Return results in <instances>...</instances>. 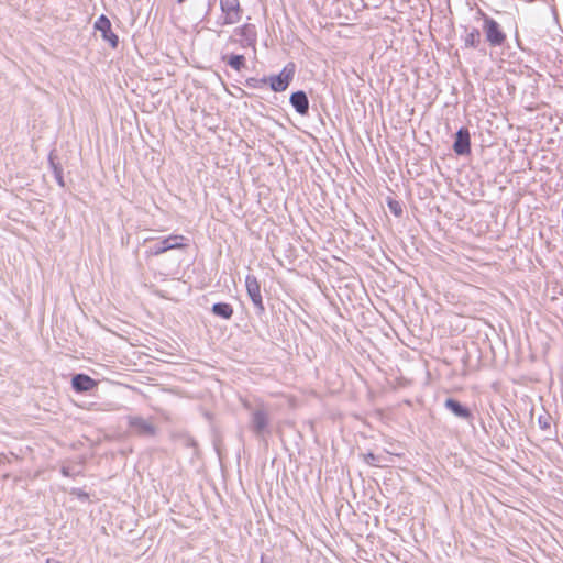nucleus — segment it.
Masks as SVG:
<instances>
[{
    "label": "nucleus",
    "mask_w": 563,
    "mask_h": 563,
    "mask_svg": "<svg viewBox=\"0 0 563 563\" xmlns=\"http://www.w3.org/2000/svg\"><path fill=\"white\" fill-rule=\"evenodd\" d=\"M464 43L468 47H477L481 43V33L477 29H472L464 37Z\"/></svg>",
    "instance_id": "obj_14"
},
{
    "label": "nucleus",
    "mask_w": 563,
    "mask_h": 563,
    "mask_svg": "<svg viewBox=\"0 0 563 563\" xmlns=\"http://www.w3.org/2000/svg\"><path fill=\"white\" fill-rule=\"evenodd\" d=\"M453 148L456 154H468L471 151L470 133L465 129L457 131Z\"/></svg>",
    "instance_id": "obj_9"
},
{
    "label": "nucleus",
    "mask_w": 563,
    "mask_h": 563,
    "mask_svg": "<svg viewBox=\"0 0 563 563\" xmlns=\"http://www.w3.org/2000/svg\"><path fill=\"white\" fill-rule=\"evenodd\" d=\"M253 424L256 431L261 432L267 424V417L264 412L257 411L253 416Z\"/></svg>",
    "instance_id": "obj_15"
},
{
    "label": "nucleus",
    "mask_w": 563,
    "mask_h": 563,
    "mask_svg": "<svg viewBox=\"0 0 563 563\" xmlns=\"http://www.w3.org/2000/svg\"><path fill=\"white\" fill-rule=\"evenodd\" d=\"M146 429L150 430V431H153V428L150 424L146 426Z\"/></svg>",
    "instance_id": "obj_18"
},
{
    "label": "nucleus",
    "mask_w": 563,
    "mask_h": 563,
    "mask_svg": "<svg viewBox=\"0 0 563 563\" xmlns=\"http://www.w3.org/2000/svg\"><path fill=\"white\" fill-rule=\"evenodd\" d=\"M187 246V243H186V238L184 235H177V234H173V235H169L167 238H165L162 242H161V245L155 247L154 250L151 251V255H159L162 253H165L169 250H174V249H184Z\"/></svg>",
    "instance_id": "obj_5"
},
{
    "label": "nucleus",
    "mask_w": 563,
    "mask_h": 563,
    "mask_svg": "<svg viewBox=\"0 0 563 563\" xmlns=\"http://www.w3.org/2000/svg\"><path fill=\"white\" fill-rule=\"evenodd\" d=\"M483 30L486 34V40L492 46H499L506 40V35L501 31L500 25L487 15H484Z\"/></svg>",
    "instance_id": "obj_3"
},
{
    "label": "nucleus",
    "mask_w": 563,
    "mask_h": 563,
    "mask_svg": "<svg viewBox=\"0 0 563 563\" xmlns=\"http://www.w3.org/2000/svg\"><path fill=\"white\" fill-rule=\"evenodd\" d=\"M445 407L460 418L468 419L471 417L470 410L452 398L445 400Z\"/></svg>",
    "instance_id": "obj_11"
},
{
    "label": "nucleus",
    "mask_w": 563,
    "mask_h": 563,
    "mask_svg": "<svg viewBox=\"0 0 563 563\" xmlns=\"http://www.w3.org/2000/svg\"><path fill=\"white\" fill-rule=\"evenodd\" d=\"M185 0H178L179 3L184 2Z\"/></svg>",
    "instance_id": "obj_19"
},
{
    "label": "nucleus",
    "mask_w": 563,
    "mask_h": 563,
    "mask_svg": "<svg viewBox=\"0 0 563 563\" xmlns=\"http://www.w3.org/2000/svg\"><path fill=\"white\" fill-rule=\"evenodd\" d=\"M290 103L298 113L302 115L307 114L309 110V101L303 91L294 92L290 97Z\"/></svg>",
    "instance_id": "obj_10"
},
{
    "label": "nucleus",
    "mask_w": 563,
    "mask_h": 563,
    "mask_svg": "<svg viewBox=\"0 0 563 563\" xmlns=\"http://www.w3.org/2000/svg\"><path fill=\"white\" fill-rule=\"evenodd\" d=\"M388 208H389L390 212L395 217H401V214H402V207H401L399 201L394 200V199H389L388 200Z\"/></svg>",
    "instance_id": "obj_16"
},
{
    "label": "nucleus",
    "mask_w": 563,
    "mask_h": 563,
    "mask_svg": "<svg viewBox=\"0 0 563 563\" xmlns=\"http://www.w3.org/2000/svg\"><path fill=\"white\" fill-rule=\"evenodd\" d=\"M222 59L236 71L245 67V57L243 55H225Z\"/></svg>",
    "instance_id": "obj_12"
},
{
    "label": "nucleus",
    "mask_w": 563,
    "mask_h": 563,
    "mask_svg": "<svg viewBox=\"0 0 563 563\" xmlns=\"http://www.w3.org/2000/svg\"><path fill=\"white\" fill-rule=\"evenodd\" d=\"M368 459H369V460H374V454H372V453L367 454V455H366V461H367Z\"/></svg>",
    "instance_id": "obj_17"
},
{
    "label": "nucleus",
    "mask_w": 563,
    "mask_h": 563,
    "mask_svg": "<svg viewBox=\"0 0 563 563\" xmlns=\"http://www.w3.org/2000/svg\"><path fill=\"white\" fill-rule=\"evenodd\" d=\"M245 287L249 297L255 307H257L261 311L264 310V303L261 292V285L257 278L253 275H247L245 278Z\"/></svg>",
    "instance_id": "obj_6"
},
{
    "label": "nucleus",
    "mask_w": 563,
    "mask_h": 563,
    "mask_svg": "<svg viewBox=\"0 0 563 563\" xmlns=\"http://www.w3.org/2000/svg\"><path fill=\"white\" fill-rule=\"evenodd\" d=\"M221 24L233 25L241 21L243 9L239 0H220Z\"/></svg>",
    "instance_id": "obj_2"
},
{
    "label": "nucleus",
    "mask_w": 563,
    "mask_h": 563,
    "mask_svg": "<svg viewBox=\"0 0 563 563\" xmlns=\"http://www.w3.org/2000/svg\"><path fill=\"white\" fill-rule=\"evenodd\" d=\"M256 37L257 33L255 25L250 22H246L234 30L229 41L233 44L240 45L242 48H246L255 46Z\"/></svg>",
    "instance_id": "obj_1"
},
{
    "label": "nucleus",
    "mask_w": 563,
    "mask_h": 563,
    "mask_svg": "<svg viewBox=\"0 0 563 563\" xmlns=\"http://www.w3.org/2000/svg\"><path fill=\"white\" fill-rule=\"evenodd\" d=\"M295 75V64L289 63L283 70L277 75L269 78V85L273 91L280 92L285 91Z\"/></svg>",
    "instance_id": "obj_4"
},
{
    "label": "nucleus",
    "mask_w": 563,
    "mask_h": 563,
    "mask_svg": "<svg viewBox=\"0 0 563 563\" xmlns=\"http://www.w3.org/2000/svg\"><path fill=\"white\" fill-rule=\"evenodd\" d=\"M98 383L86 374H76L71 379V386L77 393L92 390Z\"/></svg>",
    "instance_id": "obj_8"
},
{
    "label": "nucleus",
    "mask_w": 563,
    "mask_h": 563,
    "mask_svg": "<svg viewBox=\"0 0 563 563\" xmlns=\"http://www.w3.org/2000/svg\"><path fill=\"white\" fill-rule=\"evenodd\" d=\"M212 312L223 319H230L233 316V308L227 302H218L212 306Z\"/></svg>",
    "instance_id": "obj_13"
},
{
    "label": "nucleus",
    "mask_w": 563,
    "mask_h": 563,
    "mask_svg": "<svg viewBox=\"0 0 563 563\" xmlns=\"http://www.w3.org/2000/svg\"><path fill=\"white\" fill-rule=\"evenodd\" d=\"M95 27L102 33L103 40L108 41L113 48L118 46V36L112 32L111 22L106 15H100Z\"/></svg>",
    "instance_id": "obj_7"
}]
</instances>
